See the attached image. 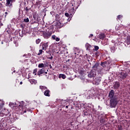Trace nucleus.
Masks as SVG:
<instances>
[{
    "instance_id": "obj_1",
    "label": "nucleus",
    "mask_w": 130,
    "mask_h": 130,
    "mask_svg": "<svg viewBox=\"0 0 130 130\" xmlns=\"http://www.w3.org/2000/svg\"><path fill=\"white\" fill-rule=\"evenodd\" d=\"M24 105H25V103H24V102H21L19 106L16 108V111H18L19 114H23L26 113L27 111L32 112V110L30 109L27 108L26 106Z\"/></svg>"
},
{
    "instance_id": "obj_2",
    "label": "nucleus",
    "mask_w": 130,
    "mask_h": 130,
    "mask_svg": "<svg viewBox=\"0 0 130 130\" xmlns=\"http://www.w3.org/2000/svg\"><path fill=\"white\" fill-rule=\"evenodd\" d=\"M12 123V121H11V119L9 117H5L1 119L0 121V126L3 127L4 126H6L8 124H10Z\"/></svg>"
},
{
    "instance_id": "obj_3",
    "label": "nucleus",
    "mask_w": 130,
    "mask_h": 130,
    "mask_svg": "<svg viewBox=\"0 0 130 130\" xmlns=\"http://www.w3.org/2000/svg\"><path fill=\"white\" fill-rule=\"evenodd\" d=\"M127 76H128V74L125 71H122L118 75V81H122L126 79Z\"/></svg>"
},
{
    "instance_id": "obj_4",
    "label": "nucleus",
    "mask_w": 130,
    "mask_h": 130,
    "mask_svg": "<svg viewBox=\"0 0 130 130\" xmlns=\"http://www.w3.org/2000/svg\"><path fill=\"white\" fill-rule=\"evenodd\" d=\"M117 103H118V102L117 101V98H116L111 99L110 100V105L112 108L115 107V106L117 105Z\"/></svg>"
},
{
    "instance_id": "obj_5",
    "label": "nucleus",
    "mask_w": 130,
    "mask_h": 130,
    "mask_svg": "<svg viewBox=\"0 0 130 130\" xmlns=\"http://www.w3.org/2000/svg\"><path fill=\"white\" fill-rule=\"evenodd\" d=\"M52 35V32L51 31H43V37L45 39H48Z\"/></svg>"
},
{
    "instance_id": "obj_6",
    "label": "nucleus",
    "mask_w": 130,
    "mask_h": 130,
    "mask_svg": "<svg viewBox=\"0 0 130 130\" xmlns=\"http://www.w3.org/2000/svg\"><path fill=\"white\" fill-rule=\"evenodd\" d=\"M10 113L9 110L5 108L3 110L1 111L0 113V117H3V116H7Z\"/></svg>"
},
{
    "instance_id": "obj_7",
    "label": "nucleus",
    "mask_w": 130,
    "mask_h": 130,
    "mask_svg": "<svg viewBox=\"0 0 130 130\" xmlns=\"http://www.w3.org/2000/svg\"><path fill=\"white\" fill-rule=\"evenodd\" d=\"M15 2L16 0H6V6L8 8H13V3Z\"/></svg>"
},
{
    "instance_id": "obj_8",
    "label": "nucleus",
    "mask_w": 130,
    "mask_h": 130,
    "mask_svg": "<svg viewBox=\"0 0 130 130\" xmlns=\"http://www.w3.org/2000/svg\"><path fill=\"white\" fill-rule=\"evenodd\" d=\"M96 72L94 71V70H91V71L88 74V78L92 79V78H95L96 77Z\"/></svg>"
},
{
    "instance_id": "obj_9",
    "label": "nucleus",
    "mask_w": 130,
    "mask_h": 130,
    "mask_svg": "<svg viewBox=\"0 0 130 130\" xmlns=\"http://www.w3.org/2000/svg\"><path fill=\"white\" fill-rule=\"evenodd\" d=\"M100 82H101V78L100 77H96L93 81V85L98 86L100 84Z\"/></svg>"
},
{
    "instance_id": "obj_10",
    "label": "nucleus",
    "mask_w": 130,
    "mask_h": 130,
    "mask_svg": "<svg viewBox=\"0 0 130 130\" xmlns=\"http://www.w3.org/2000/svg\"><path fill=\"white\" fill-rule=\"evenodd\" d=\"M11 41H13L14 44H15L16 46H18V40H19V38L17 36H14L11 39Z\"/></svg>"
},
{
    "instance_id": "obj_11",
    "label": "nucleus",
    "mask_w": 130,
    "mask_h": 130,
    "mask_svg": "<svg viewBox=\"0 0 130 130\" xmlns=\"http://www.w3.org/2000/svg\"><path fill=\"white\" fill-rule=\"evenodd\" d=\"M114 90L113 89H111L110 91L109 92L108 97L110 98V99H113L114 98H116L114 96Z\"/></svg>"
},
{
    "instance_id": "obj_12",
    "label": "nucleus",
    "mask_w": 130,
    "mask_h": 130,
    "mask_svg": "<svg viewBox=\"0 0 130 130\" xmlns=\"http://www.w3.org/2000/svg\"><path fill=\"white\" fill-rule=\"evenodd\" d=\"M120 87V83L119 81H116L114 83L113 88L115 89H117Z\"/></svg>"
},
{
    "instance_id": "obj_13",
    "label": "nucleus",
    "mask_w": 130,
    "mask_h": 130,
    "mask_svg": "<svg viewBox=\"0 0 130 130\" xmlns=\"http://www.w3.org/2000/svg\"><path fill=\"white\" fill-rule=\"evenodd\" d=\"M41 45H42V50H46L48 48V43H41Z\"/></svg>"
},
{
    "instance_id": "obj_14",
    "label": "nucleus",
    "mask_w": 130,
    "mask_h": 130,
    "mask_svg": "<svg viewBox=\"0 0 130 130\" xmlns=\"http://www.w3.org/2000/svg\"><path fill=\"white\" fill-rule=\"evenodd\" d=\"M100 65V63L96 62L95 63V64H94V66H93L92 67V70H93V71L94 72H97V70H98V67Z\"/></svg>"
},
{
    "instance_id": "obj_15",
    "label": "nucleus",
    "mask_w": 130,
    "mask_h": 130,
    "mask_svg": "<svg viewBox=\"0 0 130 130\" xmlns=\"http://www.w3.org/2000/svg\"><path fill=\"white\" fill-rule=\"evenodd\" d=\"M44 95L47 96V97H50V90L49 89H46L44 91Z\"/></svg>"
},
{
    "instance_id": "obj_16",
    "label": "nucleus",
    "mask_w": 130,
    "mask_h": 130,
    "mask_svg": "<svg viewBox=\"0 0 130 130\" xmlns=\"http://www.w3.org/2000/svg\"><path fill=\"white\" fill-rule=\"evenodd\" d=\"M105 37H106V36L104 34H100L99 35V38H100L101 40H104Z\"/></svg>"
},
{
    "instance_id": "obj_17",
    "label": "nucleus",
    "mask_w": 130,
    "mask_h": 130,
    "mask_svg": "<svg viewBox=\"0 0 130 130\" xmlns=\"http://www.w3.org/2000/svg\"><path fill=\"white\" fill-rule=\"evenodd\" d=\"M45 72V70L44 69V68H43L40 70L38 72V76H40V75H42V74H44Z\"/></svg>"
},
{
    "instance_id": "obj_18",
    "label": "nucleus",
    "mask_w": 130,
    "mask_h": 130,
    "mask_svg": "<svg viewBox=\"0 0 130 130\" xmlns=\"http://www.w3.org/2000/svg\"><path fill=\"white\" fill-rule=\"evenodd\" d=\"M85 47L86 48V50H89V51H90V49H92V46H91L89 43L86 44Z\"/></svg>"
},
{
    "instance_id": "obj_19",
    "label": "nucleus",
    "mask_w": 130,
    "mask_h": 130,
    "mask_svg": "<svg viewBox=\"0 0 130 130\" xmlns=\"http://www.w3.org/2000/svg\"><path fill=\"white\" fill-rule=\"evenodd\" d=\"M69 13L70 14V15L72 16L73 14H75V8L74 7L70 10Z\"/></svg>"
},
{
    "instance_id": "obj_20",
    "label": "nucleus",
    "mask_w": 130,
    "mask_h": 130,
    "mask_svg": "<svg viewBox=\"0 0 130 130\" xmlns=\"http://www.w3.org/2000/svg\"><path fill=\"white\" fill-rule=\"evenodd\" d=\"M55 20L57 21V22H59V21H60V18L59 17V15L58 14H56L55 15Z\"/></svg>"
},
{
    "instance_id": "obj_21",
    "label": "nucleus",
    "mask_w": 130,
    "mask_h": 130,
    "mask_svg": "<svg viewBox=\"0 0 130 130\" xmlns=\"http://www.w3.org/2000/svg\"><path fill=\"white\" fill-rule=\"evenodd\" d=\"M61 78L62 79H63V80H64V79H66V78H67V76H66V75H64V74H59V78L61 79Z\"/></svg>"
},
{
    "instance_id": "obj_22",
    "label": "nucleus",
    "mask_w": 130,
    "mask_h": 130,
    "mask_svg": "<svg viewBox=\"0 0 130 130\" xmlns=\"http://www.w3.org/2000/svg\"><path fill=\"white\" fill-rule=\"evenodd\" d=\"M40 89L42 90V92H43L44 90H47V87L44 86H40Z\"/></svg>"
},
{
    "instance_id": "obj_23",
    "label": "nucleus",
    "mask_w": 130,
    "mask_h": 130,
    "mask_svg": "<svg viewBox=\"0 0 130 130\" xmlns=\"http://www.w3.org/2000/svg\"><path fill=\"white\" fill-rule=\"evenodd\" d=\"M100 122L101 123H104L105 122V119H104V116H102L100 119Z\"/></svg>"
},
{
    "instance_id": "obj_24",
    "label": "nucleus",
    "mask_w": 130,
    "mask_h": 130,
    "mask_svg": "<svg viewBox=\"0 0 130 130\" xmlns=\"http://www.w3.org/2000/svg\"><path fill=\"white\" fill-rule=\"evenodd\" d=\"M75 4L76 3H75V1L73 0L72 1H71V6L74 7L73 8H75V7H76Z\"/></svg>"
},
{
    "instance_id": "obj_25",
    "label": "nucleus",
    "mask_w": 130,
    "mask_h": 130,
    "mask_svg": "<svg viewBox=\"0 0 130 130\" xmlns=\"http://www.w3.org/2000/svg\"><path fill=\"white\" fill-rule=\"evenodd\" d=\"M123 17V16L121 15H119L117 16V21H118V20H121V19H122V18Z\"/></svg>"
},
{
    "instance_id": "obj_26",
    "label": "nucleus",
    "mask_w": 130,
    "mask_h": 130,
    "mask_svg": "<svg viewBox=\"0 0 130 130\" xmlns=\"http://www.w3.org/2000/svg\"><path fill=\"white\" fill-rule=\"evenodd\" d=\"M126 42L128 45L130 44V36L127 37Z\"/></svg>"
},
{
    "instance_id": "obj_27",
    "label": "nucleus",
    "mask_w": 130,
    "mask_h": 130,
    "mask_svg": "<svg viewBox=\"0 0 130 130\" xmlns=\"http://www.w3.org/2000/svg\"><path fill=\"white\" fill-rule=\"evenodd\" d=\"M24 10H25L26 13H28V12H29V11H30V10H31V8H28V7H26L24 8Z\"/></svg>"
},
{
    "instance_id": "obj_28",
    "label": "nucleus",
    "mask_w": 130,
    "mask_h": 130,
    "mask_svg": "<svg viewBox=\"0 0 130 130\" xmlns=\"http://www.w3.org/2000/svg\"><path fill=\"white\" fill-rule=\"evenodd\" d=\"M38 68H44V64L43 63H39L38 65Z\"/></svg>"
},
{
    "instance_id": "obj_29",
    "label": "nucleus",
    "mask_w": 130,
    "mask_h": 130,
    "mask_svg": "<svg viewBox=\"0 0 130 130\" xmlns=\"http://www.w3.org/2000/svg\"><path fill=\"white\" fill-rule=\"evenodd\" d=\"M29 82L31 84H36V81L34 79L29 80Z\"/></svg>"
},
{
    "instance_id": "obj_30",
    "label": "nucleus",
    "mask_w": 130,
    "mask_h": 130,
    "mask_svg": "<svg viewBox=\"0 0 130 130\" xmlns=\"http://www.w3.org/2000/svg\"><path fill=\"white\" fill-rule=\"evenodd\" d=\"M41 42V39H38L36 40V44H39Z\"/></svg>"
},
{
    "instance_id": "obj_31",
    "label": "nucleus",
    "mask_w": 130,
    "mask_h": 130,
    "mask_svg": "<svg viewBox=\"0 0 130 130\" xmlns=\"http://www.w3.org/2000/svg\"><path fill=\"white\" fill-rule=\"evenodd\" d=\"M64 15L66 16V17H67V18L71 17V14H69V13H65Z\"/></svg>"
},
{
    "instance_id": "obj_32",
    "label": "nucleus",
    "mask_w": 130,
    "mask_h": 130,
    "mask_svg": "<svg viewBox=\"0 0 130 130\" xmlns=\"http://www.w3.org/2000/svg\"><path fill=\"white\" fill-rule=\"evenodd\" d=\"M115 50V47L114 46L112 47L111 48V52H114Z\"/></svg>"
},
{
    "instance_id": "obj_33",
    "label": "nucleus",
    "mask_w": 130,
    "mask_h": 130,
    "mask_svg": "<svg viewBox=\"0 0 130 130\" xmlns=\"http://www.w3.org/2000/svg\"><path fill=\"white\" fill-rule=\"evenodd\" d=\"M105 64H106V62H105V61L102 62L101 63V66H102V67H105Z\"/></svg>"
},
{
    "instance_id": "obj_34",
    "label": "nucleus",
    "mask_w": 130,
    "mask_h": 130,
    "mask_svg": "<svg viewBox=\"0 0 130 130\" xmlns=\"http://www.w3.org/2000/svg\"><path fill=\"white\" fill-rule=\"evenodd\" d=\"M99 49V47L98 46H94V50L95 51H97Z\"/></svg>"
},
{
    "instance_id": "obj_35",
    "label": "nucleus",
    "mask_w": 130,
    "mask_h": 130,
    "mask_svg": "<svg viewBox=\"0 0 130 130\" xmlns=\"http://www.w3.org/2000/svg\"><path fill=\"white\" fill-rule=\"evenodd\" d=\"M24 21L26 23H28L29 22V18H26L24 19Z\"/></svg>"
},
{
    "instance_id": "obj_36",
    "label": "nucleus",
    "mask_w": 130,
    "mask_h": 130,
    "mask_svg": "<svg viewBox=\"0 0 130 130\" xmlns=\"http://www.w3.org/2000/svg\"><path fill=\"white\" fill-rule=\"evenodd\" d=\"M42 52H43V50H39V53L38 54V55H40L41 54H42Z\"/></svg>"
},
{
    "instance_id": "obj_37",
    "label": "nucleus",
    "mask_w": 130,
    "mask_h": 130,
    "mask_svg": "<svg viewBox=\"0 0 130 130\" xmlns=\"http://www.w3.org/2000/svg\"><path fill=\"white\" fill-rule=\"evenodd\" d=\"M95 55H96V56H99V55H100V52H99V51H96V52H95Z\"/></svg>"
},
{
    "instance_id": "obj_38",
    "label": "nucleus",
    "mask_w": 130,
    "mask_h": 130,
    "mask_svg": "<svg viewBox=\"0 0 130 130\" xmlns=\"http://www.w3.org/2000/svg\"><path fill=\"white\" fill-rule=\"evenodd\" d=\"M36 73H37V69H35L34 70L33 74H35V76H36Z\"/></svg>"
},
{
    "instance_id": "obj_39",
    "label": "nucleus",
    "mask_w": 130,
    "mask_h": 130,
    "mask_svg": "<svg viewBox=\"0 0 130 130\" xmlns=\"http://www.w3.org/2000/svg\"><path fill=\"white\" fill-rule=\"evenodd\" d=\"M19 36L20 37H23V31H19Z\"/></svg>"
},
{
    "instance_id": "obj_40",
    "label": "nucleus",
    "mask_w": 130,
    "mask_h": 130,
    "mask_svg": "<svg viewBox=\"0 0 130 130\" xmlns=\"http://www.w3.org/2000/svg\"><path fill=\"white\" fill-rule=\"evenodd\" d=\"M52 39H53V40H55V39H56V36L55 35H53L52 36Z\"/></svg>"
},
{
    "instance_id": "obj_41",
    "label": "nucleus",
    "mask_w": 130,
    "mask_h": 130,
    "mask_svg": "<svg viewBox=\"0 0 130 130\" xmlns=\"http://www.w3.org/2000/svg\"><path fill=\"white\" fill-rule=\"evenodd\" d=\"M46 53H48L49 54H51V51L50 50H48V51H46Z\"/></svg>"
},
{
    "instance_id": "obj_42",
    "label": "nucleus",
    "mask_w": 130,
    "mask_h": 130,
    "mask_svg": "<svg viewBox=\"0 0 130 130\" xmlns=\"http://www.w3.org/2000/svg\"><path fill=\"white\" fill-rule=\"evenodd\" d=\"M55 40H56V41L57 42H58L60 41V39L58 38V37H56Z\"/></svg>"
},
{
    "instance_id": "obj_43",
    "label": "nucleus",
    "mask_w": 130,
    "mask_h": 130,
    "mask_svg": "<svg viewBox=\"0 0 130 130\" xmlns=\"http://www.w3.org/2000/svg\"><path fill=\"white\" fill-rule=\"evenodd\" d=\"M98 110H102V107H101L100 106H98Z\"/></svg>"
},
{
    "instance_id": "obj_44",
    "label": "nucleus",
    "mask_w": 130,
    "mask_h": 130,
    "mask_svg": "<svg viewBox=\"0 0 130 130\" xmlns=\"http://www.w3.org/2000/svg\"><path fill=\"white\" fill-rule=\"evenodd\" d=\"M5 18H7V16H8V12H6L5 13Z\"/></svg>"
},
{
    "instance_id": "obj_45",
    "label": "nucleus",
    "mask_w": 130,
    "mask_h": 130,
    "mask_svg": "<svg viewBox=\"0 0 130 130\" xmlns=\"http://www.w3.org/2000/svg\"><path fill=\"white\" fill-rule=\"evenodd\" d=\"M118 130H122V126H120L118 128Z\"/></svg>"
},
{
    "instance_id": "obj_46",
    "label": "nucleus",
    "mask_w": 130,
    "mask_h": 130,
    "mask_svg": "<svg viewBox=\"0 0 130 130\" xmlns=\"http://www.w3.org/2000/svg\"><path fill=\"white\" fill-rule=\"evenodd\" d=\"M21 32H22V35H24L25 34V30H22Z\"/></svg>"
},
{
    "instance_id": "obj_47",
    "label": "nucleus",
    "mask_w": 130,
    "mask_h": 130,
    "mask_svg": "<svg viewBox=\"0 0 130 130\" xmlns=\"http://www.w3.org/2000/svg\"><path fill=\"white\" fill-rule=\"evenodd\" d=\"M93 34H90V35H89V38H91V37H93Z\"/></svg>"
},
{
    "instance_id": "obj_48",
    "label": "nucleus",
    "mask_w": 130,
    "mask_h": 130,
    "mask_svg": "<svg viewBox=\"0 0 130 130\" xmlns=\"http://www.w3.org/2000/svg\"><path fill=\"white\" fill-rule=\"evenodd\" d=\"M2 108H3V105H0V110H2Z\"/></svg>"
},
{
    "instance_id": "obj_49",
    "label": "nucleus",
    "mask_w": 130,
    "mask_h": 130,
    "mask_svg": "<svg viewBox=\"0 0 130 130\" xmlns=\"http://www.w3.org/2000/svg\"><path fill=\"white\" fill-rule=\"evenodd\" d=\"M52 58H53V57L52 56H51V57H49V59H52Z\"/></svg>"
},
{
    "instance_id": "obj_50",
    "label": "nucleus",
    "mask_w": 130,
    "mask_h": 130,
    "mask_svg": "<svg viewBox=\"0 0 130 130\" xmlns=\"http://www.w3.org/2000/svg\"><path fill=\"white\" fill-rule=\"evenodd\" d=\"M2 26H4V24H3V23L1 22V27H2Z\"/></svg>"
},
{
    "instance_id": "obj_51",
    "label": "nucleus",
    "mask_w": 130,
    "mask_h": 130,
    "mask_svg": "<svg viewBox=\"0 0 130 130\" xmlns=\"http://www.w3.org/2000/svg\"><path fill=\"white\" fill-rule=\"evenodd\" d=\"M66 130H72V129L71 128H69L66 129Z\"/></svg>"
},
{
    "instance_id": "obj_52",
    "label": "nucleus",
    "mask_w": 130,
    "mask_h": 130,
    "mask_svg": "<svg viewBox=\"0 0 130 130\" xmlns=\"http://www.w3.org/2000/svg\"><path fill=\"white\" fill-rule=\"evenodd\" d=\"M19 13H21V9L20 8L19 9Z\"/></svg>"
},
{
    "instance_id": "obj_53",
    "label": "nucleus",
    "mask_w": 130,
    "mask_h": 130,
    "mask_svg": "<svg viewBox=\"0 0 130 130\" xmlns=\"http://www.w3.org/2000/svg\"><path fill=\"white\" fill-rule=\"evenodd\" d=\"M22 84H23V82H20V85H22Z\"/></svg>"
},
{
    "instance_id": "obj_54",
    "label": "nucleus",
    "mask_w": 130,
    "mask_h": 130,
    "mask_svg": "<svg viewBox=\"0 0 130 130\" xmlns=\"http://www.w3.org/2000/svg\"><path fill=\"white\" fill-rule=\"evenodd\" d=\"M66 108H69V106H66Z\"/></svg>"
},
{
    "instance_id": "obj_55",
    "label": "nucleus",
    "mask_w": 130,
    "mask_h": 130,
    "mask_svg": "<svg viewBox=\"0 0 130 130\" xmlns=\"http://www.w3.org/2000/svg\"><path fill=\"white\" fill-rule=\"evenodd\" d=\"M84 115H87V112L84 113Z\"/></svg>"
},
{
    "instance_id": "obj_56",
    "label": "nucleus",
    "mask_w": 130,
    "mask_h": 130,
    "mask_svg": "<svg viewBox=\"0 0 130 130\" xmlns=\"http://www.w3.org/2000/svg\"><path fill=\"white\" fill-rule=\"evenodd\" d=\"M58 25H60V22L58 23Z\"/></svg>"
},
{
    "instance_id": "obj_57",
    "label": "nucleus",
    "mask_w": 130,
    "mask_h": 130,
    "mask_svg": "<svg viewBox=\"0 0 130 130\" xmlns=\"http://www.w3.org/2000/svg\"><path fill=\"white\" fill-rule=\"evenodd\" d=\"M2 23V21L0 20V27H1V24Z\"/></svg>"
},
{
    "instance_id": "obj_58",
    "label": "nucleus",
    "mask_w": 130,
    "mask_h": 130,
    "mask_svg": "<svg viewBox=\"0 0 130 130\" xmlns=\"http://www.w3.org/2000/svg\"><path fill=\"white\" fill-rule=\"evenodd\" d=\"M50 69H51V68H52V67H51V66H50Z\"/></svg>"
},
{
    "instance_id": "obj_59",
    "label": "nucleus",
    "mask_w": 130,
    "mask_h": 130,
    "mask_svg": "<svg viewBox=\"0 0 130 130\" xmlns=\"http://www.w3.org/2000/svg\"><path fill=\"white\" fill-rule=\"evenodd\" d=\"M34 19H35V16L34 15Z\"/></svg>"
},
{
    "instance_id": "obj_60",
    "label": "nucleus",
    "mask_w": 130,
    "mask_h": 130,
    "mask_svg": "<svg viewBox=\"0 0 130 130\" xmlns=\"http://www.w3.org/2000/svg\"><path fill=\"white\" fill-rule=\"evenodd\" d=\"M45 74H47V72H45Z\"/></svg>"
},
{
    "instance_id": "obj_61",
    "label": "nucleus",
    "mask_w": 130,
    "mask_h": 130,
    "mask_svg": "<svg viewBox=\"0 0 130 130\" xmlns=\"http://www.w3.org/2000/svg\"><path fill=\"white\" fill-rule=\"evenodd\" d=\"M75 54H77V53H75Z\"/></svg>"
},
{
    "instance_id": "obj_62",
    "label": "nucleus",
    "mask_w": 130,
    "mask_h": 130,
    "mask_svg": "<svg viewBox=\"0 0 130 130\" xmlns=\"http://www.w3.org/2000/svg\"><path fill=\"white\" fill-rule=\"evenodd\" d=\"M2 0H0V2H2Z\"/></svg>"
},
{
    "instance_id": "obj_63",
    "label": "nucleus",
    "mask_w": 130,
    "mask_h": 130,
    "mask_svg": "<svg viewBox=\"0 0 130 130\" xmlns=\"http://www.w3.org/2000/svg\"><path fill=\"white\" fill-rule=\"evenodd\" d=\"M1 6H2V4H1Z\"/></svg>"
},
{
    "instance_id": "obj_64",
    "label": "nucleus",
    "mask_w": 130,
    "mask_h": 130,
    "mask_svg": "<svg viewBox=\"0 0 130 130\" xmlns=\"http://www.w3.org/2000/svg\"><path fill=\"white\" fill-rule=\"evenodd\" d=\"M0 18H1V15H0Z\"/></svg>"
}]
</instances>
